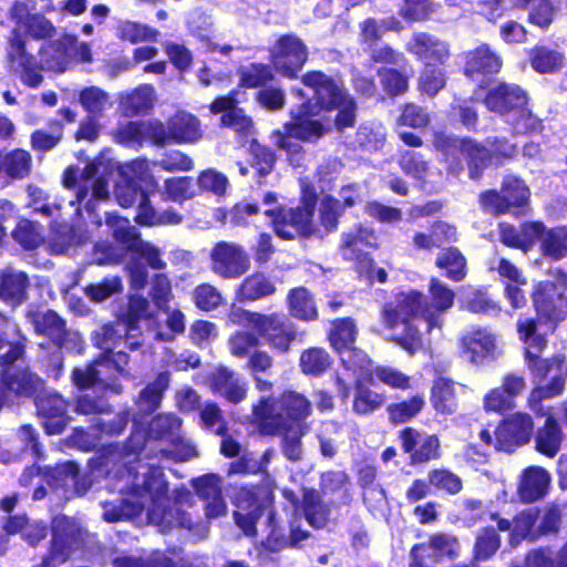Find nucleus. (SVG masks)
<instances>
[{
    "mask_svg": "<svg viewBox=\"0 0 567 567\" xmlns=\"http://www.w3.org/2000/svg\"><path fill=\"white\" fill-rule=\"evenodd\" d=\"M133 478L128 497L121 504L105 503L103 518L107 523L137 518L146 512L148 523L158 526L163 532L179 526L190 529L192 520L182 506L189 504L192 495L185 489H175L172 499L166 496L167 484L159 467L140 464L136 473L128 470Z\"/></svg>",
    "mask_w": 567,
    "mask_h": 567,
    "instance_id": "f257e3e1",
    "label": "nucleus"
},
{
    "mask_svg": "<svg viewBox=\"0 0 567 567\" xmlns=\"http://www.w3.org/2000/svg\"><path fill=\"white\" fill-rule=\"evenodd\" d=\"M236 502L238 511L234 515L235 522L246 536L256 535L255 524L264 513H267L270 532L265 542V547L271 551L298 546L300 542L309 537V533L301 529V519L298 517L290 522L289 534H287L286 528L276 523L271 508L260 504L248 489H241Z\"/></svg>",
    "mask_w": 567,
    "mask_h": 567,
    "instance_id": "f03ea898",
    "label": "nucleus"
},
{
    "mask_svg": "<svg viewBox=\"0 0 567 567\" xmlns=\"http://www.w3.org/2000/svg\"><path fill=\"white\" fill-rule=\"evenodd\" d=\"M309 105H302L298 111L291 112V120L285 124L282 130L272 133V142L276 146L285 150L293 165H300L303 158L301 146L292 141L296 138L303 142H313L321 138L331 128V122L326 118L316 117Z\"/></svg>",
    "mask_w": 567,
    "mask_h": 567,
    "instance_id": "7ed1b4c3",
    "label": "nucleus"
},
{
    "mask_svg": "<svg viewBox=\"0 0 567 567\" xmlns=\"http://www.w3.org/2000/svg\"><path fill=\"white\" fill-rule=\"evenodd\" d=\"M423 295L415 290H409L398 296V306L385 305L381 310L382 322L385 328L396 330L403 326L402 333H393L392 340L410 353L421 348L419 330L410 322V318L420 316L424 309Z\"/></svg>",
    "mask_w": 567,
    "mask_h": 567,
    "instance_id": "20e7f679",
    "label": "nucleus"
},
{
    "mask_svg": "<svg viewBox=\"0 0 567 567\" xmlns=\"http://www.w3.org/2000/svg\"><path fill=\"white\" fill-rule=\"evenodd\" d=\"M302 82L313 90L317 104L322 110H338L334 118L338 131L354 126L357 105L342 85L319 71L308 72L303 75Z\"/></svg>",
    "mask_w": 567,
    "mask_h": 567,
    "instance_id": "39448f33",
    "label": "nucleus"
},
{
    "mask_svg": "<svg viewBox=\"0 0 567 567\" xmlns=\"http://www.w3.org/2000/svg\"><path fill=\"white\" fill-rule=\"evenodd\" d=\"M127 324L125 322H116L113 326L102 328L103 343L101 347L107 352L101 359L96 360L93 365L84 369L76 368L73 370L72 379L74 384L80 389L89 388L95 383H102L105 388H110L113 392L118 393L121 388L118 384H107L102 380V368L115 369L120 372L128 363L127 355L122 352H112L111 342L117 343L122 340V336L127 333Z\"/></svg>",
    "mask_w": 567,
    "mask_h": 567,
    "instance_id": "423d86ee",
    "label": "nucleus"
},
{
    "mask_svg": "<svg viewBox=\"0 0 567 567\" xmlns=\"http://www.w3.org/2000/svg\"><path fill=\"white\" fill-rule=\"evenodd\" d=\"M252 422L265 434L281 435L282 453L289 461L297 462L301 458V437L307 432V425L303 422H295L288 426L287 422L268 410L264 402L260 405H254Z\"/></svg>",
    "mask_w": 567,
    "mask_h": 567,
    "instance_id": "0eeeda50",
    "label": "nucleus"
},
{
    "mask_svg": "<svg viewBox=\"0 0 567 567\" xmlns=\"http://www.w3.org/2000/svg\"><path fill=\"white\" fill-rule=\"evenodd\" d=\"M41 53L44 68L58 73L68 71L73 61L92 62L91 45L80 42L76 35L70 33H63L55 41L49 42Z\"/></svg>",
    "mask_w": 567,
    "mask_h": 567,
    "instance_id": "6e6552de",
    "label": "nucleus"
},
{
    "mask_svg": "<svg viewBox=\"0 0 567 567\" xmlns=\"http://www.w3.org/2000/svg\"><path fill=\"white\" fill-rule=\"evenodd\" d=\"M316 202L315 193H309L303 196L300 207L285 209L281 217L275 219L277 236L284 239H292L296 236L309 237L321 234L320 228L312 221Z\"/></svg>",
    "mask_w": 567,
    "mask_h": 567,
    "instance_id": "1a4fd4ad",
    "label": "nucleus"
},
{
    "mask_svg": "<svg viewBox=\"0 0 567 567\" xmlns=\"http://www.w3.org/2000/svg\"><path fill=\"white\" fill-rule=\"evenodd\" d=\"M561 298L563 293L558 292L556 284L550 280L534 285L532 300L538 316V321H534L543 334L554 331L557 323L565 319L566 312L558 306Z\"/></svg>",
    "mask_w": 567,
    "mask_h": 567,
    "instance_id": "9d476101",
    "label": "nucleus"
},
{
    "mask_svg": "<svg viewBox=\"0 0 567 567\" xmlns=\"http://www.w3.org/2000/svg\"><path fill=\"white\" fill-rule=\"evenodd\" d=\"M96 174L97 165L93 162L85 165L79 177L73 167L64 173L65 187L75 189L76 202L85 200L84 206L87 210L94 209V200L107 199L110 194L107 182L102 177L95 178Z\"/></svg>",
    "mask_w": 567,
    "mask_h": 567,
    "instance_id": "9b49d317",
    "label": "nucleus"
},
{
    "mask_svg": "<svg viewBox=\"0 0 567 567\" xmlns=\"http://www.w3.org/2000/svg\"><path fill=\"white\" fill-rule=\"evenodd\" d=\"M517 330L520 339L525 343V358L528 362V368L539 379L547 377L554 365L560 367L561 360L555 357L550 360L540 359V352L546 346L545 334L536 328L534 319H523L517 322Z\"/></svg>",
    "mask_w": 567,
    "mask_h": 567,
    "instance_id": "f8f14e48",
    "label": "nucleus"
},
{
    "mask_svg": "<svg viewBox=\"0 0 567 567\" xmlns=\"http://www.w3.org/2000/svg\"><path fill=\"white\" fill-rule=\"evenodd\" d=\"M210 267L219 277L235 279L249 269L250 258L240 245L219 241L210 250Z\"/></svg>",
    "mask_w": 567,
    "mask_h": 567,
    "instance_id": "ddd939ff",
    "label": "nucleus"
},
{
    "mask_svg": "<svg viewBox=\"0 0 567 567\" xmlns=\"http://www.w3.org/2000/svg\"><path fill=\"white\" fill-rule=\"evenodd\" d=\"M255 331L272 349L287 352L297 339L292 322L282 313H261L255 319Z\"/></svg>",
    "mask_w": 567,
    "mask_h": 567,
    "instance_id": "4468645a",
    "label": "nucleus"
},
{
    "mask_svg": "<svg viewBox=\"0 0 567 567\" xmlns=\"http://www.w3.org/2000/svg\"><path fill=\"white\" fill-rule=\"evenodd\" d=\"M22 354V347L13 344L1 358V364L7 365L3 370V383L8 393L12 392L18 396H30L38 390L40 380L25 368L16 364Z\"/></svg>",
    "mask_w": 567,
    "mask_h": 567,
    "instance_id": "2eb2a0df",
    "label": "nucleus"
},
{
    "mask_svg": "<svg viewBox=\"0 0 567 567\" xmlns=\"http://www.w3.org/2000/svg\"><path fill=\"white\" fill-rule=\"evenodd\" d=\"M271 56L274 66L279 73L293 78L307 61L308 50L298 37L287 34L276 42Z\"/></svg>",
    "mask_w": 567,
    "mask_h": 567,
    "instance_id": "dca6fc26",
    "label": "nucleus"
},
{
    "mask_svg": "<svg viewBox=\"0 0 567 567\" xmlns=\"http://www.w3.org/2000/svg\"><path fill=\"white\" fill-rule=\"evenodd\" d=\"M34 330L49 337L58 347L74 349L80 342V336L65 329L64 321L54 311H30L27 316Z\"/></svg>",
    "mask_w": 567,
    "mask_h": 567,
    "instance_id": "f3484780",
    "label": "nucleus"
},
{
    "mask_svg": "<svg viewBox=\"0 0 567 567\" xmlns=\"http://www.w3.org/2000/svg\"><path fill=\"white\" fill-rule=\"evenodd\" d=\"M534 423L527 413L517 412L503 421L497 427L495 449L512 451L529 442Z\"/></svg>",
    "mask_w": 567,
    "mask_h": 567,
    "instance_id": "a211bd4d",
    "label": "nucleus"
},
{
    "mask_svg": "<svg viewBox=\"0 0 567 567\" xmlns=\"http://www.w3.org/2000/svg\"><path fill=\"white\" fill-rule=\"evenodd\" d=\"M262 402L274 414L280 415L288 426L295 422H303L311 412L310 401L296 391H286L279 399L262 396L256 405H260Z\"/></svg>",
    "mask_w": 567,
    "mask_h": 567,
    "instance_id": "6ab92c4d",
    "label": "nucleus"
},
{
    "mask_svg": "<svg viewBox=\"0 0 567 567\" xmlns=\"http://www.w3.org/2000/svg\"><path fill=\"white\" fill-rule=\"evenodd\" d=\"M53 540L49 557L45 559L48 567H58L70 557L71 544L81 538V529L69 517H55L52 522Z\"/></svg>",
    "mask_w": 567,
    "mask_h": 567,
    "instance_id": "aec40b11",
    "label": "nucleus"
},
{
    "mask_svg": "<svg viewBox=\"0 0 567 567\" xmlns=\"http://www.w3.org/2000/svg\"><path fill=\"white\" fill-rule=\"evenodd\" d=\"M460 150L468 161L470 174L473 178L480 175L481 169L487 165L492 157L509 158L516 153L515 145L504 141H495L493 150L488 151L471 140H464L460 142Z\"/></svg>",
    "mask_w": 567,
    "mask_h": 567,
    "instance_id": "412c9836",
    "label": "nucleus"
},
{
    "mask_svg": "<svg viewBox=\"0 0 567 567\" xmlns=\"http://www.w3.org/2000/svg\"><path fill=\"white\" fill-rule=\"evenodd\" d=\"M10 17L16 23L13 30H23L30 38L41 40L55 34L56 28L41 13H31L24 2L16 1L10 9Z\"/></svg>",
    "mask_w": 567,
    "mask_h": 567,
    "instance_id": "4be33fe9",
    "label": "nucleus"
},
{
    "mask_svg": "<svg viewBox=\"0 0 567 567\" xmlns=\"http://www.w3.org/2000/svg\"><path fill=\"white\" fill-rule=\"evenodd\" d=\"M429 293L431 303L424 306L422 319L427 324V330L441 328L443 324V313L454 305V292L445 284L436 278L430 280Z\"/></svg>",
    "mask_w": 567,
    "mask_h": 567,
    "instance_id": "5701e85b",
    "label": "nucleus"
},
{
    "mask_svg": "<svg viewBox=\"0 0 567 567\" xmlns=\"http://www.w3.org/2000/svg\"><path fill=\"white\" fill-rule=\"evenodd\" d=\"M484 104L492 112L506 114L526 106L527 96L519 86L501 82L488 90Z\"/></svg>",
    "mask_w": 567,
    "mask_h": 567,
    "instance_id": "b1692460",
    "label": "nucleus"
},
{
    "mask_svg": "<svg viewBox=\"0 0 567 567\" xmlns=\"http://www.w3.org/2000/svg\"><path fill=\"white\" fill-rule=\"evenodd\" d=\"M408 51L427 66L443 64L450 55L449 44L429 33L414 34L408 43Z\"/></svg>",
    "mask_w": 567,
    "mask_h": 567,
    "instance_id": "393cba45",
    "label": "nucleus"
},
{
    "mask_svg": "<svg viewBox=\"0 0 567 567\" xmlns=\"http://www.w3.org/2000/svg\"><path fill=\"white\" fill-rule=\"evenodd\" d=\"M539 512L536 508H528L515 516L513 522L499 518L496 514L492 515V519L497 522V527L502 532H511L512 545L519 544L523 539L535 542L539 538L537 530V519Z\"/></svg>",
    "mask_w": 567,
    "mask_h": 567,
    "instance_id": "a878e982",
    "label": "nucleus"
},
{
    "mask_svg": "<svg viewBox=\"0 0 567 567\" xmlns=\"http://www.w3.org/2000/svg\"><path fill=\"white\" fill-rule=\"evenodd\" d=\"M463 351L471 362L478 364L497 352V338L486 329L471 328L462 339Z\"/></svg>",
    "mask_w": 567,
    "mask_h": 567,
    "instance_id": "bb28decb",
    "label": "nucleus"
},
{
    "mask_svg": "<svg viewBox=\"0 0 567 567\" xmlns=\"http://www.w3.org/2000/svg\"><path fill=\"white\" fill-rule=\"evenodd\" d=\"M209 386L215 393L234 404L247 396V382L227 368H219L212 373Z\"/></svg>",
    "mask_w": 567,
    "mask_h": 567,
    "instance_id": "cd10ccee",
    "label": "nucleus"
},
{
    "mask_svg": "<svg viewBox=\"0 0 567 567\" xmlns=\"http://www.w3.org/2000/svg\"><path fill=\"white\" fill-rule=\"evenodd\" d=\"M38 411L49 434L61 433L69 422L66 402L55 393L44 394L37 400Z\"/></svg>",
    "mask_w": 567,
    "mask_h": 567,
    "instance_id": "c85d7f7f",
    "label": "nucleus"
},
{
    "mask_svg": "<svg viewBox=\"0 0 567 567\" xmlns=\"http://www.w3.org/2000/svg\"><path fill=\"white\" fill-rule=\"evenodd\" d=\"M210 112L214 114L224 113L221 116L224 126L231 127L244 135H249L252 132L251 120L244 114L241 109L237 107V102L231 95L216 99L210 104Z\"/></svg>",
    "mask_w": 567,
    "mask_h": 567,
    "instance_id": "c756f323",
    "label": "nucleus"
},
{
    "mask_svg": "<svg viewBox=\"0 0 567 567\" xmlns=\"http://www.w3.org/2000/svg\"><path fill=\"white\" fill-rule=\"evenodd\" d=\"M172 142L176 144L195 143L202 138L199 120L186 111H178L168 118Z\"/></svg>",
    "mask_w": 567,
    "mask_h": 567,
    "instance_id": "7c9ffc66",
    "label": "nucleus"
},
{
    "mask_svg": "<svg viewBox=\"0 0 567 567\" xmlns=\"http://www.w3.org/2000/svg\"><path fill=\"white\" fill-rule=\"evenodd\" d=\"M550 476L543 468L532 466L526 468L522 476L518 486V495L525 503H532L542 498L549 485Z\"/></svg>",
    "mask_w": 567,
    "mask_h": 567,
    "instance_id": "2f4dec72",
    "label": "nucleus"
},
{
    "mask_svg": "<svg viewBox=\"0 0 567 567\" xmlns=\"http://www.w3.org/2000/svg\"><path fill=\"white\" fill-rule=\"evenodd\" d=\"M377 237L374 233L368 228L357 227L352 230L343 233L341 241V251L344 258L357 260L358 265L363 257V249L375 245Z\"/></svg>",
    "mask_w": 567,
    "mask_h": 567,
    "instance_id": "473e14b6",
    "label": "nucleus"
},
{
    "mask_svg": "<svg viewBox=\"0 0 567 567\" xmlns=\"http://www.w3.org/2000/svg\"><path fill=\"white\" fill-rule=\"evenodd\" d=\"M155 101L154 87L144 84L138 87L124 92L118 95V103L126 115H137L146 113L152 109Z\"/></svg>",
    "mask_w": 567,
    "mask_h": 567,
    "instance_id": "72a5a7b5",
    "label": "nucleus"
},
{
    "mask_svg": "<svg viewBox=\"0 0 567 567\" xmlns=\"http://www.w3.org/2000/svg\"><path fill=\"white\" fill-rule=\"evenodd\" d=\"M458 546L457 540L449 535L437 534L431 537L429 544L415 545L411 550V566L410 567H426V564H421L419 557L423 554L433 551L437 558L443 556H453L456 554Z\"/></svg>",
    "mask_w": 567,
    "mask_h": 567,
    "instance_id": "f704fd0d",
    "label": "nucleus"
},
{
    "mask_svg": "<svg viewBox=\"0 0 567 567\" xmlns=\"http://www.w3.org/2000/svg\"><path fill=\"white\" fill-rule=\"evenodd\" d=\"M502 68V61L487 45L478 47L473 52L468 53L465 73L468 76L474 74L497 73Z\"/></svg>",
    "mask_w": 567,
    "mask_h": 567,
    "instance_id": "c9c22d12",
    "label": "nucleus"
},
{
    "mask_svg": "<svg viewBox=\"0 0 567 567\" xmlns=\"http://www.w3.org/2000/svg\"><path fill=\"white\" fill-rule=\"evenodd\" d=\"M28 277L12 268L0 272V298L9 302H21L25 297Z\"/></svg>",
    "mask_w": 567,
    "mask_h": 567,
    "instance_id": "e433bc0d",
    "label": "nucleus"
},
{
    "mask_svg": "<svg viewBox=\"0 0 567 567\" xmlns=\"http://www.w3.org/2000/svg\"><path fill=\"white\" fill-rule=\"evenodd\" d=\"M545 416L546 423L536 434V447L540 453L553 457L560 449L563 432L553 414L546 413Z\"/></svg>",
    "mask_w": 567,
    "mask_h": 567,
    "instance_id": "4c0bfd02",
    "label": "nucleus"
},
{
    "mask_svg": "<svg viewBox=\"0 0 567 567\" xmlns=\"http://www.w3.org/2000/svg\"><path fill=\"white\" fill-rule=\"evenodd\" d=\"M7 59L11 70L14 72L35 65L37 60L27 51L25 41L18 30H13L8 39Z\"/></svg>",
    "mask_w": 567,
    "mask_h": 567,
    "instance_id": "58836bf2",
    "label": "nucleus"
},
{
    "mask_svg": "<svg viewBox=\"0 0 567 567\" xmlns=\"http://www.w3.org/2000/svg\"><path fill=\"white\" fill-rule=\"evenodd\" d=\"M525 563L527 567H567V542L557 551L547 546L532 549Z\"/></svg>",
    "mask_w": 567,
    "mask_h": 567,
    "instance_id": "ea45409f",
    "label": "nucleus"
},
{
    "mask_svg": "<svg viewBox=\"0 0 567 567\" xmlns=\"http://www.w3.org/2000/svg\"><path fill=\"white\" fill-rule=\"evenodd\" d=\"M289 311L292 317L310 321L318 317L312 296L306 288H295L288 295Z\"/></svg>",
    "mask_w": 567,
    "mask_h": 567,
    "instance_id": "a19ab883",
    "label": "nucleus"
},
{
    "mask_svg": "<svg viewBox=\"0 0 567 567\" xmlns=\"http://www.w3.org/2000/svg\"><path fill=\"white\" fill-rule=\"evenodd\" d=\"M357 333L358 330L353 319H338L332 322L329 340L334 350L342 353L353 347Z\"/></svg>",
    "mask_w": 567,
    "mask_h": 567,
    "instance_id": "79ce46f5",
    "label": "nucleus"
},
{
    "mask_svg": "<svg viewBox=\"0 0 567 567\" xmlns=\"http://www.w3.org/2000/svg\"><path fill=\"white\" fill-rule=\"evenodd\" d=\"M433 408L441 413L451 414L457 408L455 384L446 379H439L432 388Z\"/></svg>",
    "mask_w": 567,
    "mask_h": 567,
    "instance_id": "37998d69",
    "label": "nucleus"
},
{
    "mask_svg": "<svg viewBox=\"0 0 567 567\" xmlns=\"http://www.w3.org/2000/svg\"><path fill=\"white\" fill-rule=\"evenodd\" d=\"M302 511L309 525L315 528H322L326 526L328 522L329 509L321 502L319 493L315 491H305Z\"/></svg>",
    "mask_w": 567,
    "mask_h": 567,
    "instance_id": "c03bdc74",
    "label": "nucleus"
},
{
    "mask_svg": "<svg viewBox=\"0 0 567 567\" xmlns=\"http://www.w3.org/2000/svg\"><path fill=\"white\" fill-rule=\"evenodd\" d=\"M540 249L546 257L555 260L564 258L567 255V228L547 229L545 227Z\"/></svg>",
    "mask_w": 567,
    "mask_h": 567,
    "instance_id": "a18cd8bd",
    "label": "nucleus"
},
{
    "mask_svg": "<svg viewBox=\"0 0 567 567\" xmlns=\"http://www.w3.org/2000/svg\"><path fill=\"white\" fill-rule=\"evenodd\" d=\"M435 264L439 268L445 270L446 277L451 280L461 281L466 275L465 258L456 248L442 250L437 255Z\"/></svg>",
    "mask_w": 567,
    "mask_h": 567,
    "instance_id": "49530a36",
    "label": "nucleus"
},
{
    "mask_svg": "<svg viewBox=\"0 0 567 567\" xmlns=\"http://www.w3.org/2000/svg\"><path fill=\"white\" fill-rule=\"evenodd\" d=\"M530 62L536 72L553 73L564 66L565 56L557 50L539 47L533 50Z\"/></svg>",
    "mask_w": 567,
    "mask_h": 567,
    "instance_id": "de8ad7c7",
    "label": "nucleus"
},
{
    "mask_svg": "<svg viewBox=\"0 0 567 567\" xmlns=\"http://www.w3.org/2000/svg\"><path fill=\"white\" fill-rule=\"evenodd\" d=\"M275 290V285L264 274L256 272L243 281L239 293L243 299L257 300L272 295Z\"/></svg>",
    "mask_w": 567,
    "mask_h": 567,
    "instance_id": "09e8293b",
    "label": "nucleus"
},
{
    "mask_svg": "<svg viewBox=\"0 0 567 567\" xmlns=\"http://www.w3.org/2000/svg\"><path fill=\"white\" fill-rule=\"evenodd\" d=\"M79 100L83 109L93 115H101L112 106L109 93L97 86L83 89L80 92Z\"/></svg>",
    "mask_w": 567,
    "mask_h": 567,
    "instance_id": "8fccbe9b",
    "label": "nucleus"
},
{
    "mask_svg": "<svg viewBox=\"0 0 567 567\" xmlns=\"http://www.w3.org/2000/svg\"><path fill=\"white\" fill-rule=\"evenodd\" d=\"M385 398L357 381V391L353 400V411L358 414H369L383 405Z\"/></svg>",
    "mask_w": 567,
    "mask_h": 567,
    "instance_id": "3c124183",
    "label": "nucleus"
},
{
    "mask_svg": "<svg viewBox=\"0 0 567 567\" xmlns=\"http://www.w3.org/2000/svg\"><path fill=\"white\" fill-rule=\"evenodd\" d=\"M565 388V380L561 377L554 378L546 386H536L533 389L528 396L529 408L537 414L546 415L543 411L540 401L549 399L563 393Z\"/></svg>",
    "mask_w": 567,
    "mask_h": 567,
    "instance_id": "603ef678",
    "label": "nucleus"
},
{
    "mask_svg": "<svg viewBox=\"0 0 567 567\" xmlns=\"http://www.w3.org/2000/svg\"><path fill=\"white\" fill-rule=\"evenodd\" d=\"M331 364L330 355L319 348L306 350L300 355V367L303 373L318 375Z\"/></svg>",
    "mask_w": 567,
    "mask_h": 567,
    "instance_id": "864d4df0",
    "label": "nucleus"
},
{
    "mask_svg": "<svg viewBox=\"0 0 567 567\" xmlns=\"http://www.w3.org/2000/svg\"><path fill=\"white\" fill-rule=\"evenodd\" d=\"M402 169L415 179L424 183L432 182L435 175L422 156L415 152H408L400 161Z\"/></svg>",
    "mask_w": 567,
    "mask_h": 567,
    "instance_id": "5fc2aeb1",
    "label": "nucleus"
},
{
    "mask_svg": "<svg viewBox=\"0 0 567 567\" xmlns=\"http://www.w3.org/2000/svg\"><path fill=\"white\" fill-rule=\"evenodd\" d=\"M427 480L431 486L451 495L458 494L463 488L462 480L452 471L446 468H435L430 471Z\"/></svg>",
    "mask_w": 567,
    "mask_h": 567,
    "instance_id": "6e6d98bb",
    "label": "nucleus"
},
{
    "mask_svg": "<svg viewBox=\"0 0 567 567\" xmlns=\"http://www.w3.org/2000/svg\"><path fill=\"white\" fill-rule=\"evenodd\" d=\"M340 200L331 195H324L320 200L319 221L324 233L336 229L342 214Z\"/></svg>",
    "mask_w": 567,
    "mask_h": 567,
    "instance_id": "4d7b16f0",
    "label": "nucleus"
},
{
    "mask_svg": "<svg viewBox=\"0 0 567 567\" xmlns=\"http://www.w3.org/2000/svg\"><path fill=\"white\" fill-rule=\"evenodd\" d=\"M143 202L138 204V212L136 215V220L142 225H156V224H179L182 221V216L175 212L166 210L162 214H156L155 210L148 206L145 198Z\"/></svg>",
    "mask_w": 567,
    "mask_h": 567,
    "instance_id": "13d9d810",
    "label": "nucleus"
},
{
    "mask_svg": "<svg viewBox=\"0 0 567 567\" xmlns=\"http://www.w3.org/2000/svg\"><path fill=\"white\" fill-rule=\"evenodd\" d=\"M153 163L145 158H137L127 164L124 168V174H131L133 178L141 182L150 192L158 190V182L152 173Z\"/></svg>",
    "mask_w": 567,
    "mask_h": 567,
    "instance_id": "bf43d9fd",
    "label": "nucleus"
},
{
    "mask_svg": "<svg viewBox=\"0 0 567 567\" xmlns=\"http://www.w3.org/2000/svg\"><path fill=\"white\" fill-rule=\"evenodd\" d=\"M4 173L13 178L25 177L31 167V156L23 150H16L4 154Z\"/></svg>",
    "mask_w": 567,
    "mask_h": 567,
    "instance_id": "052dcab7",
    "label": "nucleus"
},
{
    "mask_svg": "<svg viewBox=\"0 0 567 567\" xmlns=\"http://www.w3.org/2000/svg\"><path fill=\"white\" fill-rule=\"evenodd\" d=\"M379 381L394 389H409L410 377L392 367H375L371 371V382Z\"/></svg>",
    "mask_w": 567,
    "mask_h": 567,
    "instance_id": "680f3d73",
    "label": "nucleus"
},
{
    "mask_svg": "<svg viewBox=\"0 0 567 567\" xmlns=\"http://www.w3.org/2000/svg\"><path fill=\"white\" fill-rule=\"evenodd\" d=\"M424 406V399L415 395L412 399L392 404L388 408L390 420L394 423H403L415 416Z\"/></svg>",
    "mask_w": 567,
    "mask_h": 567,
    "instance_id": "e2e57ef3",
    "label": "nucleus"
},
{
    "mask_svg": "<svg viewBox=\"0 0 567 567\" xmlns=\"http://www.w3.org/2000/svg\"><path fill=\"white\" fill-rule=\"evenodd\" d=\"M12 236L25 249H33L42 241L38 225L27 219L18 223Z\"/></svg>",
    "mask_w": 567,
    "mask_h": 567,
    "instance_id": "0e129e2a",
    "label": "nucleus"
},
{
    "mask_svg": "<svg viewBox=\"0 0 567 567\" xmlns=\"http://www.w3.org/2000/svg\"><path fill=\"white\" fill-rule=\"evenodd\" d=\"M154 167H159L168 173L188 172L194 167L193 159L179 151H173L158 161L153 162Z\"/></svg>",
    "mask_w": 567,
    "mask_h": 567,
    "instance_id": "69168bd1",
    "label": "nucleus"
},
{
    "mask_svg": "<svg viewBox=\"0 0 567 567\" xmlns=\"http://www.w3.org/2000/svg\"><path fill=\"white\" fill-rule=\"evenodd\" d=\"M197 185L203 190L221 196L226 193L228 178L223 173L208 168L199 173L197 177Z\"/></svg>",
    "mask_w": 567,
    "mask_h": 567,
    "instance_id": "338daca9",
    "label": "nucleus"
},
{
    "mask_svg": "<svg viewBox=\"0 0 567 567\" xmlns=\"http://www.w3.org/2000/svg\"><path fill=\"white\" fill-rule=\"evenodd\" d=\"M163 194L172 200H184L194 196L189 177H172L164 182Z\"/></svg>",
    "mask_w": 567,
    "mask_h": 567,
    "instance_id": "774afa93",
    "label": "nucleus"
}]
</instances>
